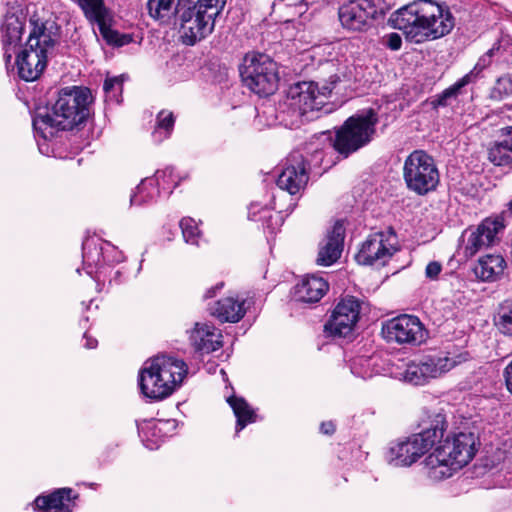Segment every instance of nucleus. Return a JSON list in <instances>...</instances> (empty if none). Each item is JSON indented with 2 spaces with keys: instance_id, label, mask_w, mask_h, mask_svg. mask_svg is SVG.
Segmentation results:
<instances>
[{
  "instance_id": "obj_1",
  "label": "nucleus",
  "mask_w": 512,
  "mask_h": 512,
  "mask_svg": "<svg viewBox=\"0 0 512 512\" xmlns=\"http://www.w3.org/2000/svg\"><path fill=\"white\" fill-rule=\"evenodd\" d=\"M391 26L417 44L448 35L455 25L449 8L434 0H414L390 16Z\"/></svg>"
},
{
  "instance_id": "obj_2",
  "label": "nucleus",
  "mask_w": 512,
  "mask_h": 512,
  "mask_svg": "<svg viewBox=\"0 0 512 512\" xmlns=\"http://www.w3.org/2000/svg\"><path fill=\"white\" fill-rule=\"evenodd\" d=\"M92 100L90 90L83 87H67L59 92L51 111L37 112L33 128L37 137L53 138L60 130L72 129L88 116Z\"/></svg>"
},
{
  "instance_id": "obj_3",
  "label": "nucleus",
  "mask_w": 512,
  "mask_h": 512,
  "mask_svg": "<svg viewBox=\"0 0 512 512\" xmlns=\"http://www.w3.org/2000/svg\"><path fill=\"white\" fill-rule=\"evenodd\" d=\"M25 48L16 53L19 76L25 81H34L44 71L48 57L53 53L59 39V26L51 20H41L33 15Z\"/></svg>"
},
{
  "instance_id": "obj_4",
  "label": "nucleus",
  "mask_w": 512,
  "mask_h": 512,
  "mask_svg": "<svg viewBox=\"0 0 512 512\" xmlns=\"http://www.w3.org/2000/svg\"><path fill=\"white\" fill-rule=\"evenodd\" d=\"M435 450L424 460L427 476L433 481L451 477L475 456L477 438L472 432H459L439 438Z\"/></svg>"
},
{
  "instance_id": "obj_5",
  "label": "nucleus",
  "mask_w": 512,
  "mask_h": 512,
  "mask_svg": "<svg viewBox=\"0 0 512 512\" xmlns=\"http://www.w3.org/2000/svg\"><path fill=\"white\" fill-rule=\"evenodd\" d=\"M187 374V365L171 356L160 355L144 362L139 372L142 394L153 400H162L180 386Z\"/></svg>"
},
{
  "instance_id": "obj_6",
  "label": "nucleus",
  "mask_w": 512,
  "mask_h": 512,
  "mask_svg": "<svg viewBox=\"0 0 512 512\" xmlns=\"http://www.w3.org/2000/svg\"><path fill=\"white\" fill-rule=\"evenodd\" d=\"M444 424V418L438 415L432 427L391 443L385 454L387 462L395 467L411 466L443 438Z\"/></svg>"
},
{
  "instance_id": "obj_7",
  "label": "nucleus",
  "mask_w": 512,
  "mask_h": 512,
  "mask_svg": "<svg viewBox=\"0 0 512 512\" xmlns=\"http://www.w3.org/2000/svg\"><path fill=\"white\" fill-rule=\"evenodd\" d=\"M467 359V352L447 351L436 355H426L408 362L403 371L399 373V379L411 385L422 386L432 379L442 377Z\"/></svg>"
},
{
  "instance_id": "obj_8",
  "label": "nucleus",
  "mask_w": 512,
  "mask_h": 512,
  "mask_svg": "<svg viewBox=\"0 0 512 512\" xmlns=\"http://www.w3.org/2000/svg\"><path fill=\"white\" fill-rule=\"evenodd\" d=\"M376 123V114L370 109L348 118L337 131L334 140L327 133H322L321 138L329 140L328 147L330 149H334L347 157L372 140Z\"/></svg>"
},
{
  "instance_id": "obj_9",
  "label": "nucleus",
  "mask_w": 512,
  "mask_h": 512,
  "mask_svg": "<svg viewBox=\"0 0 512 512\" xmlns=\"http://www.w3.org/2000/svg\"><path fill=\"white\" fill-rule=\"evenodd\" d=\"M339 81L340 78L337 75H332L323 83L314 81L295 83L289 87L284 105L297 117L319 111L327 103Z\"/></svg>"
},
{
  "instance_id": "obj_10",
  "label": "nucleus",
  "mask_w": 512,
  "mask_h": 512,
  "mask_svg": "<svg viewBox=\"0 0 512 512\" xmlns=\"http://www.w3.org/2000/svg\"><path fill=\"white\" fill-rule=\"evenodd\" d=\"M240 74L244 84L255 94L267 96L277 89V64L266 54H247Z\"/></svg>"
},
{
  "instance_id": "obj_11",
  "label": "nucleus",
  "mask_w": 512,
  "mask_h": 512,
  "mask_svg": "<svg viewBox=\"0 0 512 512\" xmlns=\"http://www.w3.org/2000/svg\"><path fill=\"white\" fill-rule=\"evenodd\" d=\"M403 179L407 188L418 195L435 190L439 171L434 159L423 150L413 151L404 161Z\"/></svg>"
},
{
  "instance_id": "obj_12",
  "label": "nucleus",
  "mask_w": 512,
  "mask_h": 512,
  "mask_svg": "<svg viewBox=\"0 0 512 512\" xmlns=\"http://www.w3.org/2000/svg\"><path fill=\"white\" fill-rule=\"evenodd\" d=\"M398 238L391 227L369 234L355 255L360 265L383 266L398 250Z\"/></svg>"
},
{
  "instance_id": "obj_13",
  "label": "nucleus",
  "mask_w": 512,
  "mask_h": 512,
  "mask_svg": "<svg viewBox=\"0 0 512 512\" xmlns=\"http://www.w3.org/2000/svg\"><path fill=\"white\" fill-rule=\"evenodd\" d=\"M382 333L387 341L400 345H420L428 337V332L419 318L407 314L386 321Z\"/></svg>"
},
{
  "instance_id": "obj_14",
  "label": "nucleus",
  "mask_w": 512,
  "mask_h": 512,
  "mask_svg": "<svg viewBox=\"0 0 512 512\" xmlns=\"http://www.w3.org/2000/svg\"><path fill=\"white\" fill-rule=\"evenodd\" d=\"M504 228L503 216L496 215L485 218L477 227L466 229L462 235L465 257L471 258L480 250L492 246Z\"/></svg>"
},
{
  "instance_id": "obj_15",
  "label": "nucleus",
  "mask_w": 512,
  "mask_h": 512,
  "mask_svg": "<svg viewBox=\"0 0 512 512\" xmlns=\"http://www.w3.org/2000/svg\"><path fill=\"white\" fill-rule=\"evenodd\" d=\"M6 5L9 9L4 15L0 33L4 60L8 65L13 55L18 52L24 32L25 16L22 13L21 4L18 0L6 2Z\"/></svg>"
},
{
  "instance_id": "obj_16",
  "label": "nucleus",
  "mask_w": 512,
  "mask_h": 512,
  "mask_svg": "<svg viewBox=\"0 0 512 512\" xmlns=\"http://www.w3.org/2000/svg\"><path fill=\"white\" fill-rule=\"evenodd\" d=\"M215 20L195 6L188 7L180 16V35L186 45H194L214 29Z\"/></svg>"
},
{
  "instance_id": "obj_17",
  "label": "nucleus",
  "mask_w": 512,
  "mask_h": 512,
  "mask_svg": "<svg viewBox=\"0 0 512 512\" xmlns=\"http://www.w3.org/2000/svg\"><path fill=\"white\" fill-rule=\"evenodd\" d=\"M360 314V304L353 297L342 299L334 308L324 328L332 336L346 337L356 325Z\"/></svg>"
},
{
  "instance_id": "obj_18",
  "label": "nucleus",
  "mask_w": 512,
  "mask_h": 512,
  "mask_svg": "<svg viewBox=\"0 0 512 512\" xmlns=\"http://www.w3.org/2000/svg\"><path fill=\"white\" fill-rule=\"evenodd\" d=\"M308 182L307 162L304 156L293 151L286 159L284 167L277 178V186L290 195L297 194Z\"/></svg>"
},
{
  "instance_id": "obj_19",
  "label": "nucleus",
  "mask_w": 512,
  "mask_h": 512,
  "mask_svg": "<svg viewBox=\"0 0 512 512\" xmlns=\"http://www.w3.org/2000/svg\"><path fill=\"white\" fill-rule=\"evenodd\" d=\"M83 264L89 275L92 274L91 268L98 267L102 263L114 264L124 260L123 253L117 247L106 242L99 244L98 239L87 238L83 244Z\"/></svg>"
},
{
  "instance_id": "obj_20",
  "label": "nucleus",
  "mask_w": 512,
  "mask_h": 512,
  "mask_svg": "<svg viewBox=\"0 0 512 512\" xmlns=\"http://www.w3.org/2000/svg\"><path fill=\"white\" fill-rule=\"evenodd\" d=\"M375 12L372 0H347L339 7L338 16L344 28L360 31Z\"/></svg>"
},
{
  "instance_id": "obj_21",
  "label": "nucleus",
  "mask_w": 512,
  "mask_h": 512,
  "mask_svg": "<svg viewBox=\"0 0 512 512\" xmlns=\"http://www.w3.org/2000/svg\"><path fill=\"white\" fill-rule=\"evenodd\" d=\"M345 228L341 222H336L326 237L319 244L316 263L320 266H330L341 256L344 244Z\"/></svg>"
},
{
  "instance_id": "obj_22",
  "label": "nucleus",
  "mask_w": 512,
  "mask_h": 512,
  "mask_svg": "<svg viewBox=\"0 0 512 512\" xmlns=\"http://www.w3.org/2000/svg\"><path fill=\"white\" fill-rule=\"evenodd\" d=\"M174 420H143L137 422L139 436L149 450L158 449L169 432L174 430Z\"/></svg>"
},
{
  "instance_id": "obj_23",
  "label": "nucleus",
  "mask_w": 512,
  "mask_h": 512,
  "mask_svg": "<svg viewBox=\"0 0 512 512\" xmlns=\"http://www.w3.org/2000/svg\"><path fill=\"white\" fill-rule=\"evenodd\" d=\"M189 340L196 351L211 353L222 347V334L213 325L196 323L190 331Z\"/></svg>"
},
{
  "instance_id": "obj_24",
  "label": "nucleus",
  "mask_w": 512,
  "mask_h": 512,
  "mask_svg": "<svg viewBox=\"0 0 512 512\" xmlns=\"http://www.w3.org/2000/svg\"><path fill=\"white\" fill-rule=\"evenodd\" d=\"M498 47L490 48L486 53H484L477 61L473 69L466 75H464L461 79L455 82L451 87L444 90L441 95L438 96L436 100V104L439 106L447 105V100L451 97L457 96L459 91L476 78L480 76V74L488 68L492 63V58L494 56L495 51H497Z\"/></svg>"
},
{
  "instance_id": "obj_25",
  "label": "nucleus",
  "mask_w": 512,
  "mask_h": 512,
  "mask_svg": "<svg viewBox=\"0 0 512 512\" xmlns=\"http://www.w3.org/2000/svg\"><path fill=\"white\" fill-rule=\"evenodd\" d=\"M71 488H59L47 496H38L34 500V509L42 512H72L75 507Z\"/></svg>"
},
{
  "instance_id": "obj_26",
  "label": "nucleus",
  "mask_w": 512,
  "mask_h": 512,
  "mask_svg": "<svg viewBox=\"0 0 512 512\" xmlns=\"http://www.w3.org/2000/svg\"><path fill=\"white\" fill-rule=\"evenodd\" d=\"M328 282L321 276L306 275L294 287V298L298 302L316 303L327 293Z\"/></svg>"
},
{
  "instance_id": "obj_27",
  "label": "nucleus",
  "mask_w": 512,
  "mask_h": 512,
  "mask_svg": "<svg viewBox=\"0 0 512 512\" xmlns=\"http://www.w3.org/2000/svg\"><path fill=\"white\" fill-rule=\"evenodd\" d=\"M276 196H271L269 201L273 202V206L267 203L252 202L248 209V217L255 222H261L264 228L274 232L282 224V216L280 212H274L277 209L275 203Z\"/></svg>"
},
{
  "instance_id": "obj_28",
  "label": "nucleus",
  "mask_w": 512,
  "mask_h": 512,
  "mask_svg": "<svg viewBox=\"0 0 512 512\" xmlns=\"http://www.w3.org/2000/svg\"><path fill=\"white\" fill-rule=\"evenodd\" d=\"M246 302L244 299L225 297L218 300L211 307V314L221 322L236 323L240 321L246 313Z\"/></svg>"
},
{
  "instance_id": "obj_29",
  "label": "nucleus",
  "mask_w": 512,
  "mask_h": 512,
  "mask_svg": "<svg viewBox=\"0 0 512 512\" xmlns=\"http://www.w3.org/2000/svg\"><path fill=\"white\" fill-rule=\"evenodd\" d=\"M506 262L501 255L487 254L479 258L474 267V273L482 281H495L504 272Z\"/></svg>"
},
{
  "instance_id": "obj_30",
  "label": "nucleus",
  "mask_w": 512,
  "mask_h": 512,
  "mask_svg": "<svg viewBox=\"0 0 512 512\" xmlns=\"http://www.w3.org/2000/svg\"><path fill=\"white\" fill-rule=\"evenodd\" d=\"M181 0H148V14L160 24H171L178 12Z\"/></svg>"
},
{
  "instance_id": "obj_31",
  "label": "nucleus",
  "mask_w": 512,
  "mask_h": 512,
  "mask_svg": "<svg viewBox=\"0 0 512 512\" xmlns=\"http://www.w3.org/2000/svg\"><path fill=\"white\" fill-rule=\"evenodd\" d=\"M227 403L233 410L234 416L236 417V434H238L247 425L257 421L258 416L255 410L244 398L232 395L227 397Z\"/></svg>"
},
{
  "instance_id": "obj_32",
  "label": "nucleus",
  "mask_w": 512,
  "mask_h": 512,
  "mask_svg": "<svg viewBox=\"0 0 512 512\" xmlns=\"http://www.w3.org/2000/svg\"><path fill=\"white\" fill-rule=\"evenodd\" d=\"M179 177L175 174L173 167H166L161 170H157L152 177L143 179V188L147 185H156L160 188L161 193L164 197L170 195L173 189L179 184Z\"/></svg>"
},
{
  "instance_id": "obj_33",
  "label": "nucleus",
  "mask_w": 512,
  "mask_h": 512,
  "mask_svg": "<svg viewBox=\"0 0 512 512\" xmlns=\"http://www.w3.org/2000/svg\"><path fill=\"white\" fill-rule=\"evenodd\" d=\"M377 355H358L349 360L351 373L356 377L367 379L380 372Z\"/></svg>"
},
{
  "instance_id": "obj_34",
  "label": "nucleus",
  "mask_w": 512,
  "mask_h": 512,
  "mask_svg": "<svg viewBox=\"0 0 512 512\" xmlns=\"http://www.w3.org/2000/svg\"><path fill=\"white\" fill-rule=\"evenodd\" d=\"M175 118L171 111L162 110L158 113L156 125L152 132L154 142L161 143L169 138L174 128Z\"/></svg>"
},
{
  "instance_id": "obj_35",
  "label": "nucleus",
  "mask_w": 512,
  "mask_h": 512,
  "mask_svg": "<svg viewBox=\"0 0 512 512\" xmlns=\"http://www.w3.org/2000/svg\"><path fill=\"white\" fill-rule=\"evenodd\" d=\"M142 187L143 180L137 186L136 191L131 195V205L141 206L144 204L154 203L163 196L160 188L156 185H147L145 188L141 189Z\"/></svg>"
},
{
  "instance_id": "obj_36",
  "label": "nucleus",
  "mask_w": 512,
  "mask_h": 512,
  "mask_svg": "<svg viewBox=\"0 0 512 512\" xmlns=\"http://www.w3.org/2000/svg\"><path fill=\"white\" fill-rule=\"evenodd\" d=\"M494 322L500 333L512 336V298L499 305Z\"/></svg>"
},
{
  "instance_id": "obj_37",
  "label": "nucleus",
  "mask_w": 512,
  "mask_h": 512,
  "mask_svg": "<svg viewBox=\"0 0 512 512\" xmlns=\"http://www.w3.org/2000/svg\"><path fill=\"white\" fill-rule=\"evenodd\" d=\"M179 226L185 243L199 247L203 241V235L198 223L191 217H184L181 219Z\"/></svg>"
},
{
  "instance_id": "obj_38",
  "label": "nucleus",
  "mask_w": 512,
  "mask_h": 512,
  "mask_svg": "<svg viewBox=\"0 0 512 512\" xmlns=\"http://www.w3.org/2000/svg\"><path fill=\"white\" fill-rule=\"evenodd\" d=\"M511 150L504 146V141L500 138L488 149V159L496 166H512Z\"/></svg>"
},
{
  "instance_id": "obj_39",
  "label": "nucleus",
  "mask_w": 512,
  "mask_h": 512,
  "mask_svg": "<svg viewBox=\"0 0 512 512\" xmlns=\"http://www.w3.org/2000/svg\"><path fill=\"white\" fill-rule=\"evenodd\" d=\"M123 81V76L111 77L105 80L103 89L107 101L115 103L121 102L120 97L123 91Z\"/></svg>"
},
{
  "instance_id": "obj_40",
  "label": "nucleus",
  "mask_w": 512,
  "mask_h": 512,
  "mask_svg": "<svg viewBox=\"0 0 512 512\" xmlns=\"http://www.w3.org/2000/svg\"><path fill=\"white\" fill-rule=\"evenodd\" d=\"M512 94V74L504 75L497 79L490 92V98L501 100Z\"/></svg>"
},
{
  "instance_id": "obj_41",
  "label": "nucleus",
  "mask_w": 512,
  "mask_h": 512,
  "mask_svg": "<svg viewBox=\"0 0 512 512\" xmlns=\"http://www.w3.org/2000/svg\"><path fill=\"white\" fill-rule=\"evenodd\" d=\"M225 3L226 0H197L193 6L215 20L224 8Z\"/></svg>"
},
{
  "instance_id": "obj_42",
  "label": "nucleus",
  "mask_w": 512,
  "mask_h": 512,
  "mask_svg": "<svg viewBox=\"0 0 512 512\" xmlns=\"http://www.w3.org/2000/svg\"><path fill=\"white\" fill-rule=\"evenodd\" d=\"M383 44L386 47H388L389 49H391L393 51H397L402 46V38L398 33L392 32V33L386 34L383 37Z\"/></svg>"
},
{
  "instance_id": "obj_43",
  "label": "nucleus",
  "mask_w": 512,
  "mask_h": 512,
  "mask_svg": "<svg viewBox=\"0 0 512 512\" xmlns=\"http://www.w3.org/2000/svg\"><path fill=\"white\" fill-rule=\"evenodd\" d=\"M442 271V265L438 261H431L425 268V276L430 280H437Z\"/></svg>"
},
{
  "instance_id": "obj_44",
  "label": "nucleus",
  "mask_w": 512,
  "mask_h": 512,
  "mask_svg": "<svg viewBox=\"0 0 512 512\" xmlns=\"http://www.w3.org/2000/svg\"><path fill=\"white\" fill-rule=\"evenodd\" d=\"M500 138L504 141V146L512 152V126L501 128Z\"/></svg>"
},
{
  "instance_id": "obj_45",
  "label": "nucleus",
  "mask_w": 512,
  "mask_h": 512,
  "mask_svg": "<svg viewBox=\"0 0 512 512\" xmlns=\"http://www.w3.org/2000/svg\"><path fill=\"white\" fill-rule=\"evenodd\" d=\"M504 378L507 389L512 393V359L504 370Z\"/></svg>"
},
{
  "instance_id": "obj_46",
  "label": "nucleus",
  "mask_w": 512,
  "mask_h": 512,
  "mask_svg": "<svg viewBox=\"0 0 512 512\" xmlns=\"http://www.w3.org/2000/svg\"><path fill=\"white\" fill-rule=\"evenodd\" d=\"M320 431L323 434L330 435L335 431V425L332 422H323L320 426Z\"/></svg>"
},
{
  "instance_id": "obj_47",
  "label": "nucleus",
  "mask_w": 512,
  "mask_h": 512,
  "mask_svg": "<svg viewBox=\"0 0 512 512\" xmlns=\"http://www.w3.org/2000/svg\"><path fill=\"white\" fill-rule=\"evenodd\" d=\"M223 288V283H218L215 286L207 289V291L204 294V298H212L216 295L217 291Z\"/></svg>"
},
{
  "instance_id": "obj_48",
  "label": "nucleus",
  "mask_w": 512,
  "mask_h": 512,
  "mask_svg": "<svg viewBox=\"0 0 512 512\" xmlns=\"http://www.w3.org/2000/svg\"><path fill=\"white\" fill-rule=\"evenodd\" d=\"M85 343L84 346L88 349H93L97 346V340L91 336H89L87 333L84 334Z\"/></svg>"
},
{
  "instance_id": "obj_49",
  "label": "nucleus",
  "mask_w": 512,
  "mask_h": 512,
  "mask_svg": "<svg viewBox=\"0 0 512 512\" xmlns=\"http://www.w3.org/2000/svg\"><path fill=\"white\" fill-rule=\"evenodd\" d=\"M322 155H323V150H318V149L313 150V155H312L313 161H315L316 164L321 163L323 160Z\"/></svg>"
},
{
  "instance_id": "obj_50",
  "label": "nucleus",
  "mask_w": 512,
  "mask_h": 512,
  "mask_svg": "<svg viewBox=\"0 0 512 512\" xmlns=\"http://www.w3.org/2000/svg\"><path fill=\"white\" fill-rule=\"evenodd\" d=\"M458 301H459L460 305H466L468 303V298L465 296H461L458 298Z\"/></svg>"
},
{
  "instance_id": "obj_51",
  "label": "nucleus",
  "mask_w": 512,
  "mask_h": 512,
  "mask_svg": "<svg viewBox=\"0 0 512 512\" xmlns=\"http://www.w3.org/2000/svg\"><path fill=\"white\" fill-rule=\"evenodd\" d=\"M107 255H108L109 257L118 256V254H117V253H115V252H111V251H109V252L107 253Z\"/></svg>"
},
{
  "instance_id": "obj_52",
  "label": "nucleus",
  "mask_w": 512,
  "mask_h": 512,
  "mask_svg": "<svg viewBox=\"0 0 512 512\" xmlns=\"http://www.w3.org/2000/svg\"><path fill=\"white\" fill-rule=\"evenodd\" d=\"M509 210L512 211V200L508 203Z\"/></svg>"
},
{
  "instance_id": "obj_53",
  "label": "nucleus",
  "mask_w": 512,
  "mask_h": 512,
  "mask_svg": "<svg viewBox=\"0 0 512 512\" xmlns=\"http://www.w3.org/2000/svg\"><path fill=\"white\" fill-rule=\"evenodd\" d=\"M221 373H222L223 376L226 375L223 369H221Z\"/></svg>"
}]
</instances>
